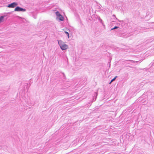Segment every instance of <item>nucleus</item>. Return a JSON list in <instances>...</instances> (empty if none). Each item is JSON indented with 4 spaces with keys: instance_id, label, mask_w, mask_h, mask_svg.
<instances>
[{
    "instance_id": "4468645a",
    "label": "nucleus",
    "mask_w": 154,
    "mask_h": 154,
    "mask_svg": "<svg viewBox=\"0 0 154 154\" xmlns=\"http://www.w3.org/2000/svg\"><path fill=\"white\" fill-rule=\"evenodd\" d=\"M119 27L118 26H114L113 28L111 29V30H112L115 29H117L119 28Z\"/></svg>"
},
{
    "instance_id": "39448f33",
    "label": "nucleus",
    "mask_w": 154,
    "mask_h": 154,
    "mask_svg": "<svg viewBox=\"0 0 154 154\" xmlns=\"http://www.w3.org/2000/svg\"><path fill=\"white\" fill-rule=\"evenodd\" d=\"M146 94L148 96V97H149L152 98L154 97V93L151 91H147Z\"/></svg>"
},
{
    "instance_id": "5701e85b",
    "label": "nucleus",
    "mask_w": 154,
    "mask_h": 154,
    "mask_svg": "<svg viewBox=\"0 0 154 154\" xmlns=\"http://www.w3.org/2000/svg\"><path fill=\"white\" fill-rule=\"evenodd\" d=\"M154 23V22H153V23Z\"/></svg>"
},
{
    "instance_id": "f03ea898",
    "label": "nucleus",
    "mask_w": 154,
    "mask_h": 154,
    "mask_svg": "<svg viewBox=\"0 0 154 154\" xmlns=\"http://www.w3.org/2000/svg\"><path fill=\"white\" fill-rule=\"evenodd\" d=\"M14 11H15L24 12L26 11V10L25 8H21L19 6H17L15 8Z\"/></svg>"
},
{
    "instance_id": "ddd939ff",
    "label": "nucleus",
    "mask_w": 154,
    "mask_h": 154,
    "mask_svg": "<svg viewBox=\"0 0 154 154\" xmlns=\"http://www.w3.org/2000/svg\"><path fill=\"white\" fill-rule=\"evenodd\" d=\"M65 33L66 34V35L68 36V38H69V33L67 31H65Z\"/></svg>"
},
{
    "instance_id": "6e6552de",
    "label": "nucleus",
    "mask_w": 154,
    "mask_h": 154,
    "mask_svg": "<svg viewBox=\"0 0 154 154\" xmlns=\"http://www.w3.org/2000/svg\"><path fill=\"white\" fill-rule=\"evenodd\" d=\"M98 95V92H95L94 93V96H93V98L92 100V101L93 102L95 101L97 99V96Z\"/></svg>"
},
{
    "instance_id": "2eb2a0df",
    "label": "nucleus",
    "mask_w": 154,
    "mask_h": 154,
    "mask_svg": "<svg viewBox=\"0 0 154 154\" xmlns=\"http://www.w3.org/2000/svg\"><path fill=\"white\" fill-rule=\"evenodd\" d=\"M117 77V76H116L115 77L111 80V82H113V81L115 80L116 79Z\"/></svg>"
},
{
    "instance_id": "aec40b11",
    "label": "nucleus",
    "mask_w": 154,
    "mask_h": 154,
    "mask_svg": "<svg viewBox=\"0 0 154 154\" xmlns=\"http://www.w3.org/2000/svg\"><path fill=\"white\" fill-rule=\"evenodd\" d=\"M112 82H111V81L110 82H109V84H110Z\"/></svg>"
},
{
    "instance_id": "dca6fc26",
    "label": "nucleus",
    "mask_w": 154,
    "mask_h": 154,
    "mask_svg": "<svg viewBox=\"0 0 154 154\" xmlns=\"http://www.w3.org/2000/svg\"><path fill=\"white\" fill-rule=\"evenodd\" d=\"M6 97V96L5 94L3 95V96L2 97V99H5V98Z\"/></svg>"
},
{
    "instance_id": "6ab92c4d",
    "label": "nucleus",
    "mask_w": 154,
    "mask_h": 154,
    "mask_svg": "<svg viewBox=\"0 0 154 154\" xmlns=\"http://www.w3.org/2000/svg\"><path fill=\"white\" fill-rule=\"evenodd\" d=\"M63 76H64L65 75V74H64V73H63Z\"/></svg>"
},
{
    "instance_id": "f257e3e1",
    "label": "nucleus",
    "mask_w": 154,
    "mask_h": 154,
    "mask_svg": "<svg viewBox=\"0 0 154 154\" xmlns=\"http://www.w3.org/2000/svg\"><path fill=\"white\" fill-rule=\"evenodd\" d=\"M58 43L61 49L63 50H65L68 48V45L63 43V42L61 40H58Z\"/></svg>"
},
{
    "instance_id": "4be33fe9",
    "label": "nucleus",
    "mask_w": 154,
    "mask_h": 154,
    "mask_svg": "<svg viewBox=\"0 0 154 154\" xmlns=\"http://www.w3.org/2000/svg\"><path fill=\"white\" fill-rule=\"evenodd\" d=\"M143 94L144 95H145V94H144H144Z\"/></svg>"
},
{
    "instance_id": "7ed1b4c3",
    "label": "nucleus",
    "mask_w": 154,
    "mask_h": 154,
    "mask_svg": "<svg viewBox=\"0 0 154 154\" xmlns=\"http://www.w3.org/2000/svg\"><path fill=\"white\" fill-rule=\"evenodd\" d=\"M18 4L16 2H13L7 5L6 6L9 8H14L16 7L17 5Z\"/></svg>"
},
{
    "instance_id": "423d86ee",
    "label": "nucleus",
    "mask_w": 154,
    "mask_h": 154,
    "mask_svg": "<svg viewBox=\"0 0 154 154\" xmlns=\"http://www.w3.org/2000/svg\"><path fill=\"white\" fill-rule=\"evenodd\" d=\"M130 62L133 63V60H127L123 62L122 64L123 65H127L128 64H129L130 63Z\"/></svg>"
},
{
    "instance_id": "20e7f679",
    "label": "nucleus",
    "mask_w": 154,
    "mask_h": 154,
    "mask_svg": "<svg viewBox=\"0 0 154 154\" xmlns=\"http://www.w3.org/2000/svg\"><path fill=\"white\" fill-rule=\"evenodd\" d=\"M151 18L150 13L149 11H148L146 13V15L144 18V19L146 20H148Z\"/></svg>"
},
{
    "instance_id": "9d476101",
    "label": "nucleus",
    "mask_w": 154,
    "mask_h": 154,
    "mask_svg": "<svg viewBox=\"0 0 154 154\" xmlns=\"http://www.w3.org/2000/svg\"><path fill=\"white\" fill-rule=\"evenodd\" d=\"M4 16H1L0 17V23H1L3 22L4 19Z\"/></svg>"
},
{
    "instance_id": "f3484780",
    "label": "nucleus",
    "mask_w": 154,
    "mask_h": 154,
    "mask_svg": "<svg viewBox=\"0 0 154 154\" xmlns=\"http://www.w3.org/2000/svg\"><path fill=\"white\" fill-rule=\"evenodd\" d=\"M112 16H113V17H114L116 18V20H118V21H119L120 22L119 20L117 18H116V15H115L113 14V15H112Z\"/></svg>"
},
{
    "instance_id": "a211bd4d",
    "label": "nucleus",
    "mask_w": 154,
    "mask_h": 154,
    "mask_svg": "<svg viewBox=\"0 0 154 154\" xmlns=\"http://www.w3.org/2000/svg\"><path fill=\"white\" fill-rule=\"evenodd\" d=\"M141 101L142 102V103H143L144 102V101H143V100H141Z\"/></svg>"
},
{
    "instance_id": "1a4fd4ad",
    "label": "nucleus",
    "mask_w": 154,
    "mask_h": 154,
    "mask_svg": "<svg viewBox=\"0 0 154 154\" xmlns=\"http://www.w3.org/2000/svg\"><path fill=\"white\" fill-rule=\"evenodd\" d=\"M97 19L99 20L100 22L101 23L102 25L104 26V27H105V25L103 23V21L100 18V17H97Z\"/></svg>"
},
{
    "instance_id": "9b49d317",
    "label": "nucleus",
    "mask_w": 154,
    "mask_h": 154,
    "mask_svg": "<svg viewBox=\"0 0 154 154\" xmlns=\"http://www.w3.org/2000/svg\"><path fill=\"white\" fill-rule=\"evenodd\" d=\"M56 15L57 16V17H58L59 16H60V15H61L60 13V12L58 11H57L55 12Z\"/></svg>"
},
{
    "instance_id": "f8f14e48",
    "label": "nucleus",
    "mask_w": 154,
    "mask_h": 154,
    "mask_svg": "<svg viewBox=\"0 0 154 154\" xmlns=\"http://www.w3.org/2000/svg\"><path fill=\"white\" fill-rule=\"evenodd\" d=\"M152 64V66H151V68H153L154 69V60H153V62H152L151 63ZM153 71H154V69L153 70Z\"/></svg>"
},
{
    "instance_id": "0eeeda50",
    "label": "nucleus",
    "mask_w": 154,
    "mask_h": 154,
    "mask_svg": "<svg viewBox=\"0 0 154 154\" xmlns=\"http://www.w3.org/2000/svg\"><path fill=\"white\" fill-rule=\"evenodd\" d=\"M57 19L58 20L62 21H63L64 19L63 17L61 15H60L58 17H57Z\"/></svg>"
},
{
    "instance_id": "412c9836",
    "label": "nucleus",
    "mask_w": 154,
    "mask_h": 154,
    "mask_svg": "<svg viewBox=\"0 0 154 154\" xmlns=\"http://www.w3.org/2000/svg\"><path fill=\"white\" fill-rule=\"evenodd\" d=\"M28 88H27V91L28 90Z\"/></svg>"
}]
</instances>
